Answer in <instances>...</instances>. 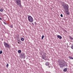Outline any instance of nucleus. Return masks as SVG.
I'll return each instance as SVG.
<instances>
[{"label":"nucleus","instance_id":"nucleus-30","mask_svg":"<svg viewBox=\"0 0 73 73\" xmlns=\"http://www.w3.org/2000/svg\"><path fill=\"white\" fill-rule=\"evenodd\" d=\"M18 42H20V40H18Z\"/></svg>","mask_w":73,"mask_h":73},{"label":"nucleus","instance_id":"nucleus-26","mask_svg":"<svg viewBox=\"0 0 73 73\" xmlns=\"http://www.w3.org/2000/svg\"><path fill=\"white\" fill-rule=\"evenodd\" d=\"M64 32H66V33H67V31H66V30H64Z\"/></svg>","mask_w":73,"mask_h":73},{"label":"nucleus","instance_id":"nucleus-12","mask_svg":"<svg viewBox=\"0 0 73 73\" xmlns=\"http://www.w3.org/2000/svg\"><path fill=\"white\" fill-rule=\"evenodd\" d=\"M69 58L70 59H71V60H73V58L71 57V56H69Z\"/></svg>","mask_w":73,"mask_h":73},{"label":"nucleus","instance_id":"nucleus-23","mask_svg":"<svg viewBox=\"0 0 73 73\" xmlns=\"http://www.w3.org/2000/svg\"><path fill=\"white\" fill-rule=\"evenodd\" d=\"M10 27V28H13V25H11Z\"/></svg>","mask_w":73,"mask_h":73},{"label":"nucleus","instance_id":"nucleus-5","mask_svg":"<svg viewBox=\"0 0 73 73\" xmlns=\"http://www.w3.org/2000/svg\"><path fill=\"white\" fill-rule=\"evenodd\" d=\"M21 56L23 58H25L26 56H25V53H23L21 54Z\"/></svg>","mask_w":73,"mask_h":73},{"label":"nucleus","instance_id":"nucleus-17","mask_svg":"<svg viewBox=\"0 0 73 73\" xmlns=\"http://www.w3.org/2000/svg\"><path fill=\"white\" fill-rule=\"evenodd\" d=\"M64 72H66L67 71V69L65 68L64 69Z\"/></svg>","mask_w":73,"mask_h":73},{"label":"nucleus","instance_id":"nucleus-3","mask_svg":"<svg viewBox=\"0 0 73 73\" xmlns=\"http://www.w3.org/2000/svg\"><path fill=\"white\" fill-rule=\"evenodd\" d=\"M63 8L66 10V12H68L69 11V6L68 5L65 4L63 5Z\"/></svg>","mask_w":73,"mask_h":73},{"label":"nucleus","instance_id":"nucleus-29","mask_svg":"<svg viewBox=\"0 0 73 73\" xmlns=\"http://www.w3.org/2000/svg\"><path fill=\"white\" fill-rule=\"evenodd\" d=\"M35 25L36 24V22H35Z\"/></svg>","mask_w":73,"mask_h":73},{"label":"nucleus","instance_id":"nucleus-14","mask_svg":"<svg viewBox=\"0 0 73 73\" xmlns=\"http://www.w3.org/2000/svg\"><path fill=\"white\" fill-rule=\"evenodd\" d=\"M69 37L70 38L71 40H73V37H72V36H70Z\"/></svg>","mask_w":73,"mask_h":73},{"label":"nucleus","instance_id":"nucleus-10","mask_svg":"<svg viewBox=\"0 0 73 73\" xmlns=\"http://www.w3.org/2000/svg\"><path fill=\"white\" fill-rule=\"evenodd\" d=\"M21 40L22 41H24V38H21Z\"/></svg>","mask_w":73,"mask_h":73},{"label":"nucleus","instance_id":"nucleus-22","mask_svg":"<svg viewBox=\"0 0 73 73\" xmlns=\"http://www.w3.org/2000/svg\"><path fill=\"white\" fill-rule=\"evenodd\" d=\"M4 23L5 25H7L8 24V23H5V22H3Z\"/></svg>","mask_w":73,"mask_h":73},{"label":"nucleus","instance_id":"nucleus-18","mask_svg":"<svg viewBox=\"0 0 73 73\" xmlns=\"http://www.w3.org/2000/svg\"><path fill=\"white\" fill-rule=\"evenodd\" d=\"M46 54L45 53H44V54H43V56H46Z\"/></svg>","mask_w":73,"mask_h":73},{"label":"nucleus","instance_id":"nucleus-25","mask_svg":"<svg viewBox=\"0 0 73 73\" xmlns=\"http://www.w3.org/2000/svg\"><path fill=\"white\" fill-rule=\"evenodd\" d=\"M60 16L61 17H63V15H62V14H61L60 15Z\"/></svg>","mask_w":73,"mask_h":73},{"label":"nucleus","instance_id":"nucleus-16","mask_svg":"<svg viewBox=\"0 0 73 73\" xmlns=\"http://www.w3.org/2000/svg\"><path fill=\"white\" fill-rule=\"evenodd\" d=\"M44 36L42 35L41 38L42 40H43V38H44Z\"/></svg>","mask_w":73,"mask_h":73},{"label":"nucleus","instance_id":"nucleus-21","mask_svg":"<svg viewBox=\"0 0 73 73\" xmlns=\"http://www.w3.org/2000/svg\"><path fill=\"white\" fill-rule=\"evenodd\" d=\"M2 53H3V51H2V50H1L0 51V54H2Z\"/></svg>","mask_w":73,"mask_h":73},{"label":"nucleus","instance_id":"nucleus-27","mask_svg":"<svg viewBox=\"0 0 73 73\" xmlns=\"http://www.w3.org/2000/svg\"><path fill=\"white\" fill-rule=\"evenodd\" d=\"M48 68H50V66H48Z\"/></svg>","mask_w":73,"mask_h":73},{"label":"nucleus","instance_id":"nucleus-31","mask_svg":"<svg viewBox=\"0 0 73 73\" xmlns=\"http://www.w3.org/2000/svg\"><path fill=\"white\" fill-rule=\"evenodd\" d=\"M41 56H43V55H42V54H41Z\"/></svg>","mask_w":73,"mask_h":73},{"label":"nucleus","instance_id":"nucleus-20","mask_svg":"<svg viewBox=\"0 0 73 73\" xmlns=\"http://www.w3.org/2000/svg\"><path fill=\"white\" fill-rule=\"evenodd\" d=\"M71 48L72 49H73V45H72L71 46Z\"/></svg>","mask_w":73,"mask_h":73},{"label":"nucleus","instance_id":"nucleus-9","mask_svg":"<svg viewBox=\"0 0 73 73\" xmlns=\"http://www.w3.org/2000/svg\"><path fill=\"white\" fill-rule=\"evenodd\" d=\"M45 65L46 66H48L49 65V63L48 62H46L45 63Z\"/></svg>","mask_w":73,"mask_h":73},{"label":"nucleus","instance_id":"nucleus-4","mask_svg":"<svg viewBox=\"0 0 73 73\" xmlns=\"http://www.w3.org/2000/svg\"><path fill=\"white\" fill-rule=\"evenodd\" d=\"M3 44L5 48H6L8 49H10V46H9V45L7 43L5 42H4Z\"/></svg>","mask_w":73,"mask_h":73},{"label":"nucleus","instance_id":"nucleus-34","mask_svg":"<svg viewBox=\"0 0 73 73\" xmlns=\"http://www.w3.org/2000/svg\"><path fill=\"white\" fill-rule=\"evenodd\" d=\"M62 3L64 4V3H65V2H62Z\"/></svg>","mask_w":73,"mask_h":73},{"label":"nucleus","instance_id":"nucleus-8","mask_svg":"<svg viewBox=\"0 0 73 73\" xmlns=\"http://www.w3.org/2000/svg\"><path fill=\"white\" fill-rule=\"evenodd\" d=\"M57 37L59 38V39H62V36L60 35H58L57 36Z\"/></svg>","mask_w":73,"mask_h":73},{"label":"nucleus","instance_id":"nucleus-32","mask_svg":"<svg viewBox=\"0 0 73 73\" xmlns=\"http://www.w3.org/2000/svg\"><path fill=\"white\" fill-rule=\"evenodd\" d=\"M0 20H2V19H0Z\"/></svg>","mask_w":73,"mask_h":73},{"label":"nucleus","instance_id":"nucleus-15","mask_svg":"<svg viewBox=\"0 0 73 73\" xmlns=\"http://www.w3.org/2000/svg\"><path fill=\"white\" fill-rule=\"evenodd\" d=\"M0 12H3V9H0Z\"/></svg>","mask_w":73,"mask_h":73},{"label":"nucleus","instance_id":"nucleus-6","mask_svg":"<svg viewBox=\"0 0 73 73\" xmlns=\"http://www.w3.org/2000/svg\"><path fill=\"white\" fill-rule=\"evenodd\" d=\"M28 19L29 22H30L31 23H33V19Z\"/></svg>","mask_w":73,"mask_h":73},{"label":"nucleus","instance_id":"nucleus-36","mask_svg":"<svg viewBox=\"0 0 73 73\" xmlns=\"http://www.w3.org/2000/svg\"><path fill=\"white\" fill-rule=\"evenodd\" d=\"M2 41H3V40H2Z\"/></svg>","mask_w":73,"mask_h":73},{"label":"nucleus","instance_id":"nucleus-2","mask_svg":"<svg viewBox=\"0 0 73 73\" xmlns=\"http://www.w3.org/2000/svg\"><path fill=\"white\" fill-rule=\"evenodd\" d=\"M15 1L17 5H19L20 7H21V0H15Z\"/></svg>","mask_w":73,"mask_h":73},{"label":"nucleus","instance_id":"nucleus-11","mask_svg":"<svg viewBox=\"0 0 73 73\" xmlns=\"http://www.w3.org/2000/svg\"><path fill=\"white\" fill-rule=\"evenodd\" d=\"M21 50H19L18 51V53H21Z\"/></svg>","mask_w":73,"mask_h":73},{"label":"nucleus","instance_id":"nucleus-33","mask_svg":"<svg viewBox=\"0 0 73 73\" xmlns=\"http://www.w3.org/2000/svg\"><path fill=\"white\" fill-rule=\"evenodd\" d=\"M18 44H20V42H18Z\"/></svg>","mask_w":73,"mask_h":73},{"label":"nucleus","instance_id":"nucleus-28","mask_svg":"<svg viewBox=\"0 0 73 73\" xmlns=\"http://www.w3.org/2000/svg\"><path fill=\"white\" fill-rule=\"evenodd\" d=\"M32 24L33 25H34V23H32Z\"/></svg>","mask_w":73,"mask_h":73},{"label":"nucleus","instance_id":"nucleus-13","mask_svg":"<svg viewBox=\"0 0 73 73\" xmlns=\"http://www.w3.org/2000/svg\"><path fill=\"white\" fill-rule=\"evenodd\" d=\"M28 19H32V17L31 16H29L28 17Z\"/></svg>","mask_w":73,"mask_h":73},{"label":"nucleus","instance_id":"nucleus-19","mask_svg":"<svg viewBox=\"0 0 73 73\" xmlns=\"http://www.w3.org/2000/svg\"><path fill=\"white\" fill-rule=\"evenodd\" d=\"M67 12V15H69V14H70V13H69V12Z\"/></svg>","mask_w":73,"mask_h":73},{"label":"nucleus","instance_id":"nucleus-24","mask_svg":"<svg viewBox=\"0 0 73 73\" xmlns=\"http://www.w3.org/2000/svg\"><path fill=\"white\" fill-rule=\"evenodd\" d=\"M9 66V64H7L6 65V67H7V68H8V67Z\"/></svg>","mask_w":73,"mask_h":73},{"label":"nucleus","instance_id":"nucleus-1","mask_svg":"<svg viewBox=\"0 0 73 73\" xmlns=\"http://www.w3.org/2000/svg\"><path fill=\"white\" fill-rule=\"evenodd\" d=\"M65 62V63H64ZM62 62V63H60L59 64V66H60V68H63L64 67V66H68V65H67V64L65 63V62Z\"/></svg>","mask_w":73,"mask_h":73},{"label":"nucleus","instance_id":"nucleus-35","mask_svg":"<svg viewBox=\"0 0 73 73\" xmlns=\"http://www.w3.org/2000/svg\"><path fill=\"white\" fill-rule=\"evenodd\" d=\"M24 61H25V60H24Z\"/></svg>","mask_w":73,"mask_h":73},{"label":"nucleus","instance_id":"nucleus-37","mask_svg":"<svg viewBox=\"0 0 73 73\" xmlns=\"http://www.w3.org/2000/svg\"><path fill=\"white\" fill-rule=\"evenodd\" d=\"M0 19H1V18H0Z\"/></svg>","mask_w":73,"mask_h":73},{"label":"nucleus","instance_id":"nucleus-7","mask_svg":"<svg viewBox=\"0 0 73 73\" xmlns=\"http://www.w3.org/2000/svg\"><path fill=\"white\" fill-rule=\"evenodd\" d=\"M46 56H42V58L43 60H46Z\"/></svg>","mask_w":73,"mask_h":73}]
</instances>
